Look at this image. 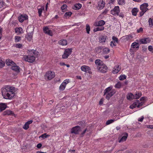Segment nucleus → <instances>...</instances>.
<instances>
[{"instance_id":"b1692460","label":"nucleus","mask_w":153,"mask_h":153,"mask_svg":"<svg viewBox=\"0 0 153 153\" xmlns=\"http://www.w3.org/2000/svg\"><path fill=\"white\" fill-rule=\"evenodd\" d=\"M127 98L128 100H132L134 99V96L131 93H128L127 95Z\"/></svg>"},{"instance_id":"f03ea898","label":"nucleus","mask_w":153,"mask_h":153,"mask_svg":"<svg viewBox=\"0 0 153 153\" xmlns=\"http://www.w3.org/2000/svg\"><path fill=\"white\" fill-rule=\"evenodd\" d=\"M39 54V52L37 51L32 50L29 51L28 55L25 56L23 59L25 61L29 62H33L35 60L36 58Z\"/></svg>"},{"instance_id":"20e7f679","label":"nucleus","mask_w":153,"mask_h":153,"mask_svg":"<svg viewBox=\"0 0 153 153\" xmlns=\"http://www.w3.org/2000/svg\"><path fill=\"white\" fill-rule=\"evenodd\" d=\"M148 6V4L147 3H143L140 5V8L141 11L140 13V16H143L144 13L149 10V9L147 8Z\"/></svg>"},{"instance_id":"f3484780","label":"nucleus","mask_w":153,"mask_h":153,"mask_svg":"<svg viewBox=\"0 0 153 153\" xmlns=\"http://www.w3.org/2000/svg\"><path fill=\"white\" fill-rule=\"evenodd\" d=\"M11 68L12 70L16 72H19L20 69V68L19 66H17L16 64L14 65H13V66L11 67Z\"/></svg>"},{"instance_id":"4c0bfd02","label":"nucleus","mask_w":153,"mask_h":153,"mask_svg":"<svg viewBox=\"0 0 153 153\" xmlns=\"http://www.w3.org/2000/svg\"><path fill=\"white\" fill-rule=\"evenodd\" d=\"M12 112L11 111H6L3 112V114L4 115H9L12 114Z\"/></svg>"},{"instance_id":"f257e3e1","label":"nucleus","mask_w":153,"mask_h":153,"mask_svg":"<svg viewBox=\"0 0 153 153\" xmlns=\"http://www.w3.org/2000/svg\"><path fill=\"white\" fill-rule=\"evenodd\" d=\"M16 90L13 87L7 86L1 89L3 98L6 99H12L15 96Z\"/></svg>"},{"instance_id":"4d7b16f0","label":"nucleus","mask_w":153,"mask_h":153,"mask_svg":"<svg viewBox=\"0 0 153 153\" xmlns=\"http://www.w3.org/2000/svg\"><path fill=\"white\" fill-rule=\"evenodd\" d=\"M110 45L112 47H113L114 46H115L116 45L115 42H113V41H111V42Z\"/></svg>"},{"instance_id":"a878e982","label":"nucleus","mask_w":153,"mask_h":153,"mask_svg":"<svg viewBox=\"0 0 153 153\" xmlns=\"http://www.w3.org/2000/svg\"><path fill=\"white\" fill-rule=\"evenodd\" d=\"M59 44L62 45H65L67 44V42L66 40L62 39L59 41Z\"/></svg>"},{"instance_id":"774afa93","label":"nucleus","mask_w":153,"mask_h":153,"mask_svg":"<svg viewBox=\"0 0 153 153\" xmlns=\"http://www.w3.org/2000/svg\"><path fill=\"white\" fill-rule=\"evenodd\" d=\"M103 102V100L102 99H101L99 102V104L100 105L102 104Z\"/></svg>"},{"instance_id":"69168bd1","label":"nucleus","mask_w":153,"mask_h":153,"mask_svg":"<svg viewBox=\"0 0 153 153\" xmlns=\"http://www.w3.org/2000/svg\"><path fill=\"white\" fill-rule=\"evenodd\" d=\"M33 122V121L32 120H30L28 121L26 123L29 126V124H31Z\"/></svg>"},{"instance_id":"e433bc0d","label":"nucleus","mask_w":153,"mask_h":153,"mask_svg":"<svg viewBox=\"0 0 153 153\" xmlns=\"http://www.w3.org/2000/svg\"><path fill=\"white\" fill-rule=\"evenodd\" d=\"M82 7V5L80 4H76L74 6V9H79Z\"/></svg>"},{"instance_id":"c9c22d12","label":"nucleus","mask_w":153,"mask_h":153,"mask_svg":"<svg viewBox=\"0 0 153 153\" xmlns=\"http://www.w3.org/2000/svg\"><path fill=\"white\" fill-rule=\"evenodd\" d=\"M65 86L66 85H65V84L62 83L59 87V89L60 90L63 91L65 89Z\"/></svg>"},{"instance_id":"3c124183","label":"nucleus","mask_w":153,"mask_h":153,"mask_svg":"<svg viewBox=\"0 0 153 153\" xmlns=\"http://www.w3.org/2000/svg\"><path fill=\"white\" fill-rule=\"evenodd\" d=\"M15 39L16 42H17L20 41L21 38L19 36H16L15 37Z\"/></svg>"},{"instance_id":"cd10ccee","label":"nucleus","mask_w":153,"mask_h":153,"mask_svg":"<svg viewBox=\"0 0 153 153\" xmlns=\"http://www.w3.org/2000/svg\"><path fill=\"white\" fill-rule=\"evenodd\" d=\"M123 83H121L120 82H119L115 85L114 87L116 88H119L122 86H123Z\"/></svg>"},{"instance_id":"a18cd8bd","label":"nucleus","mask_w":153,"mask_h":153,"mask_svg":"<svg viewBox=\"0 0 153 153\" xmlns=\"http://www.w3.org/2000/svg\"><path fill=\"white\" fill-rule=\"evenodd\" d=\"M90 30V27L89 25H88L87 24L86 25V30L87 31V32L88 34L89 33V31Z\"/></svg>"},{"instance_id":"a19ab883","label":"nucleus","mask_w":153,"mask_h":153,"mask_svg":"<svg viewBox=\"0 0 153 153\" xmlns=\"http://www.w3.org/2000/svg\"><path fill=\"white\" fill-rule=\"evenodd\" d=\"M50 136V135H47L46 133H45L44 134H42L39 137V138L42 137V138H47L49 137Z\"/></svg>"},{"instance_id":"aec40b11","label":"nucleus","mask_w":153,"mask_h":153,"mask_svg":"<svg viewBox=\"0 0 153 153\" xmlns=\"http://www.w3.org/2000/svg\"><path fill=\"white\" fill-rule=\"evenodd\" d=\"M120 70V68H119L118 65H116L114 67L112 71L113 73L114 74H117L119 71Z\"/></svg>"},{"instance_id":"6ab92c4d","label":"nucleus","mask_w":153,"mask_h":153,"mask_svg":"<svg viewBox=\"0 0 153 153\" xmlns=\"http://www.w3.org/2000/svg\"><path fill=\"white\" fill-rule=\"evenodd\" d=\"M81 69L82 71L86 72L90 70V68L86 65H83L81 66Z\"/></svg>"},{"instance_id":"393cba45","label":"nucleus","mask_w":153,"mask_h":153,"mask_svg":"<svg viewBox=\"0 0 153 153\" xmlns=\"http://www.w3.org/2000/svg\"><path fill=\"white\" fill-rule=\"evenodd\" d=\"M7 105L5 103L0 104V111H1L5 109Z\"/></svg>"},{"instance_id":"a211bd4d","label":"nucleus","mask_w":153,"mask_h":153,"mask_svg":"<svg viewBox=\"0 0 153 153\" xmlns=\"http://www.w3.org/2000/svg\"><path fill=\"white\" fill-rule=\"evenodd\" d=\"M128 136V134L126 133H125L124 134V135L122 137L121 139L119 140V142L121 143L125 141L127 138Z\"/></svg>"},{"instance_id":"0eeeda50","label":"nucleus","mask_w":153,"mask_h":153,"mask_svg":"<svg viewBox=\"0 0 153 153\" xmlns=\"http://www.w3.org/2000/svg\"><path fill=\"white\" fill-rule=\"evenodd\" d=\"M97 69L100 72L102 73H105L107 72V67L105 64H103L97 68Z\"/></svg>"},{"instance_id":"bf43d9fd","label":"nucleus","mask_w":153,"mask_h":153,"mask_svg":"<svg viewBox=\"0 0 153 153\" xmlns=\"http://www.w3.org/2000/svg\"><path fill=\"white\" fill-rule=\"evenodd\" d=\"M87 131V129L86 128L85 129L84 131L81 134V137H82L83 136L84 134L86 133V132Z\"/></svg>"},{"instance_id":"f704fd0d","label":"nucleus","mask_w":153,"mask_h":153,"mask_svg":"<svg viewBox=\"0 0 153 153\" xmlns=\"http://www.w3.org/2000/svg\"><path fill=\"white\" fill-rule=\"evenodd\" d=\"M72 13L71 12L68 11V12H66L64 15V17H66V18L67 17H69L70 16Z\"/></svg>"},{"instance_id":"37998d69","label":"nucleus","mask_w":153,"mask_h":153,"mask_svg":"<svg viewBox=\"0 0 153 153\" xmlns=\"http://www.w3.org/2000/svg\"><path fill=\"white\" fill-rule=\"evenodd\" d=\"M4 62L2 61L1 59H0V68H2L4 66Z\"/></svg>"},{"instance_id":"6e6552de","label":"nucleus","mask_w":153,"mask_h":153,"mask_svg":"<svg viewBox=\"0 0 153 153\" xmlns=\"http://www.w3.org/2000/svg\"><path fill=\"white\" fill-rule=\"evenodd\" d=\"M55 76V74L54 72L52 71H48L46 74V77L49 80H51Z\"/></svg>"},{"instance_id":"72a5a7b5","label":"nucleus","mask_w":153,"mask_h":153,"mask_svg":"<svg viewBox=\"0 0 153 153\" xmlns=\"http://www.w3.org/2000/svg\"><path fill=\"white\" fill-rule=\"evenodd\" d=\"M131 46H132V48H138L139 47V45L138 43L134 42L132 43Z\"/></svg>"},{"instance_id":"0e129e2a","label":"nucleus","mask_w":153,"mask_h":153,"mask_svg":"<svg viewBox=\"0 0 153 153\" xmlns=\"http://www.w3.org/2000/svg\"><path fill=\"white\" fill-rule=\"evenodd\" d=\"M144 117L143 116H142L140 118L138 119V121L140 122H142L143 119Z\"/></svg>"},{"instance_id":"4be33fe9","label":"nucleus","mask_w":153,"mask_h":153,"mask_svg":"<svg viewBox=\"0 0 153 153\" xmlns=\"http://www.w3.org/2000/svg\"><path fill=\"white\" fill-rule=\"evenodd\" d=\"M15 31L16 33L18 34H20L23 33V29L21 27L15 28Z\"/></svg>"},{"instance_id":"c85d7f7f","label":"nucleus","mask_w":153,"mask_h":153,"mask_svg":"<svg viewBox=\"0 0 153 153\" xmlns=\"http://www.w3.org/2000/svg\"><path fill=\"white\" fill-rule=\"evenodd\" d=\"M104 27L103 26L99 27L94 28V31L95 32L98 31L102 30L104 29Z\"/></svg>"},{"instance_id":"58836bf2","label":"nucleus","mask_w":153,"mask_h":153,"mask_svg":"<svg viewBox=\"0 0 153 153\" xmlns=\"http://www.w3.org/2000/svg\"><path fill=\"white\" fill-rule=\"evenodd\" d=\"M126 76L125 75H121L119 77V79L120 80H123L126 79Z\"/></svg>"},{"instance_id":"de8ad7c7","label":"nucleus","mask_w":153,"mask_h":153,"mask_svg":"<svg viewBox=\"0 0 153 153\" xmlns=\"http://www.w3.org/2000/svg\"><path fill=\"white\" fill-rule=\"evenodd\" d=\"M14 46L18 48H21L22 47V45L21 44H16L14 45Z\"/></svg>"},{"instance_id":"6e6d98bb","label":"nucleus","mask_w":153,"mask_h":153,"mask_svg":"<svg viewBox=\"0 0 153 153\" xmlns=\"http://www.w3.org/2000/svg\"><path fill=\"white\" fill-rule=\"evenodd\" d=\"M112 39L114 41V42H116L117 43L118 42V39L115 36H113L112 38Z\"/></svg>"},{"instance_id":"5fc2aeb1","label":"nucleus","mask_w":153,"mask_h":153,"mask_svg":"<svg viewBox=\"0 0 153 153\" xmlns=\"http://www.w3.org/2000/svg\"><path fill=\"white\" fill-rule=\"evenodd\" d=\"M148 49L150 51H151L152 53H153V48H152V46H148Z\"/></svg>"},{"instance_id":"13d9d810","label":"nucleus","mask_w":153,"mask_h":153,"mask_svg":"<svg viewBox=\"0 0 153 153\" xmlns=\"http://www.w3.org/2000/svg\"><path fill=\"white\" fill-rule=\"evenodd\" d=\"M69 80L68 79H66L62 83H64V84H65V85H66V84L69 83Z\"/></svg>"},{"instance_id":"412c9836","label":"nucleus","mask_w":153,"mask_h":153,"mask_svg":"<svg viewBox=\"0 0 153 153\" xmlns=\"http://www.w3.org/2000/svg\"><path fill=\"white\" fill-rule=\"evenodd\" d=\"M123 38L124 40L126 41L131 39L133 38V36L131 35H129L123 36Z\"/></svg>"},{"instance_id":"5701e85b","label":"nucleus","mask_w":153,"mask_h":153,"mask_svg":"<svg viewBox=\"0 0 153 153\" xmlns=\"http://www.w3.org/2000/svg\"><path fill=\"white\" fill-rule=\"evenodd\" d=\"M95 65L97 68L103 64L101 62V60L100 59H97L95 61Z\"/></svg>"},{"instance_id":"f8f14e48","label":"nucleus","mask_w":153,"mask_h":153,"mask_svg":"<svg viewBox=\"0 0 153 153\" xmlns=\"http://www.w3.org/2000/svg\"><path fill=\"white\" fill-rule=\"evenodd\" d=\"M28 16L26 15H21L18 17L19 21L21 22H23L24 20L27 19Z\"/></svg>"},{"instance_id":"09e8293b","label":"nucleus","mask_w":153,"mask_h":153,"mask_svg":"<svg viewBox=\"0 0 153 153\" xmlns=\"http://www.w3.org/2000/svg\"><path fill=\"white\" fill-rule=\"evenodd\" d=\"M139 100H136L134 103H133L134 105L135 106V107H138V105L139 104Z\"/></svg>"},{"instance_id":"603ef678","label":"nucleus","mask_w":153,"mask_h":153,"mask_svg":"<svg viewBox=\"0 0 153 153\" xmlns=\"http://www.w3.org/2000/svg\"><path fill=\"white\" fill-rule=\"evenodd\" d=\"M67 7V6L66 4H63L61 7L62 11L64 12V10Z\"/></svg>"},{"instance_id":"7ed1b4c3","label":"nucleus","mask_w":153,"mask_h":153,"mask_svg":"<svg viewBox=\"0 0 153 153\" xmlns=\"http://www.w3.org/2000/svg\"><path fill=\"white\" fill-rule=\"evenodd\" d=\"M112 87H109L105 89L104 91V95H106V98L108 100L116 92L115 90H112Z\"/></svg>"},{"instance_id":"2eb2a0df","label":"nucleus","mask_w":153,"mask_h":153,"mask_svg":"<svg viewBox=\"0 0 153 153\" xmlns=\"http://www.w3.org/2000/svg\"><path fill=\"white\" fill-rule=\"evenodd\" d=\"M107 38V36H102L99 38V42L100 43L103 44L104 43Z\"/></svg>"},{"instance_id":"423d86ee","label":"nucleus","mask_w":153,"mask_h":153,"mask_svg":"<svg viewBox=\"0 0 153 153\" xmlns=\"http://www.w3.org/2000/svg\"><path fill=\"white\" fill-rule=\"evenodd\" d=\"M81 130V128L79 126H76L71 129V132L76 134H78L80 132Z\"/></svg>"},{"instance_id":"ea45409f","label":"nucleus","mask_w":153,"mask_h":153,"mask_svg":"<svg viewBox=\"0 0 153 153\" xmlns=\"http://www.w3.org/2000/svg\"><path fill=\"white\" fill-rule=\"evenodd\" d=\"M141 93H136L134 96V99H137L139 98L141 96Z\"/></svg>"},{"instance_id":"2f4dec72","label":"nucleus","mask_w":153,"mask_h":153,"mask_svg":"<svg viewBox=\"0 0 153 153\" xmlns=\"http://www.w3.org/2000/svg\"><path fill=\"white\" fill-rule=\"evenodd\" d=\"M38 10L39 16H41L42 11L44 10V7H42L41 8H38Z\"/></svg>"},{"instance_id":"473e14b6","label":"nucleus","mask_w":153,"mask_h":153,"mask_svg":"<svg viewBox=\"0 0 153 153\" xmlns=\"http://www.w3.org/2000/svg\"><path fill=\"white\" fill-rule=\"evenodd\" d=\"M102 47L99 46L95 48V51L96 53H99L101 52V50L102 49Z\"/></svg>"},{"instance_id":"680f3d73","label":"nucleus","mask_w":153,"mask_h":153,"mask_svg":"<svg viewBox=\"0 0 153 153\" xmlns=\"http://www.w3.org/2000/svg\"><path fill=\"white\" fill-rule=\"evenodd\" d=\"M144 103V102H140L139 101V103H138L139 104L138 105V107H140V106H141Z\"/></svg>"},{"instance_id":"8fccbe9b","label":"nucleus","mask_w":153,"mask_h":153,"mask_svg":"<svg viewBox=\"0 0 153 153\" xmlns=\"http://www.w3.org/2000/svg\"><path fill=\"white\" fill-rule=\"evenodd\" d=\"M29 127V126L26 123H25L23 127V128L25 130L27 129Z\"/></svg>"},{"instance_id":"9b49d317","label":"nucleus","mask_w":153,"mask_h":153,"mask_svg":"<svg viewBox=\"0 0 153 153\" xmlns=\"http://www.w3.org/2000/svg\"><path fill=\"white\" fill-rule=\"evenodd\" d=\"M44 32L46 34L50 36H52L53 34L51 30H50L48 27H46L43 28Z\"/></svg>"},{"instance_id":"bb28decb","label":"nucleus","mask_w":153,"mask_h":153,"mask_svg":"<svg viewBox=\"0 0 153 153\" xmlns=\"http://www.w3.org/2000/svg\"><path fill=\"white\" fill-rule=\"evenodd\" d=\"M33 34V32H31L28 34L27 38L29 41H30L32 39Z\"/></svg>"},{"instance_id":"4468645a","label":"nucleus","mask_w":153,"mask_h":153,"mask_svg":"<svg viewBox=\"0 0 153 153\" xmlns=\"http://www.w3.org/2000/svg\"><path fill=\"white\" fill-rule=\"evenodd\" d=\"M6 64L8 66H10L12 67L15 65V63L11 60L7 59L6 61Z\"/></svg>"},{"instance_id":"49530a36","label":"nucleus","mask_w":153,"mask_h":153,"mask_svg":"<svg viewBox=\"0 0 153 153\" xmlns=\"http://www.w3.org/2000/svg\"><path fill=\"white\" fill-rule=\"evenodd\" d=\"M114 120H108L106 123V125H108L111 123H112L114 122Z\"/></svg>"},{"instance_id":"c756f323","label":"nucleus","mask_w":153,"mask_h":153,"mask_svg":"<svg viewBox=\"0 0 153 153\" xmlns=\"http://www.w3.org/2000/svg\"><path fill=\"white\" fill-rule=\"evenodd\" d=\"M138 11V10L137 8H134L131 11L132 14L134 16H136Z\"/></svg>"},{"instance_id":"864d4df0","label":"nucleus","mask_w":153,"mask_h":153,"mask_svg":"<svg viewBox=\"0 0 153 153\" xmlns=\"http://www.w3.org/2000/svg\"><path fill=\"white\" fill-rule=\"evenodd\" d=\"M149 25H153V18L152 19L151 18H149Z\"/></svg>"},{"instance_id":"7c9ffc66","label":"nucleus","mask_w":153,"mask_h":153,"mask_svg":"<svg viewBox=\"0 0 153 153\" xmlns=\"http://www.w3.org/2000/svg\"><path fill=\"white\" fill-rule=\"evenodd\" d=\"M110 51L109 48H104L103 49V53L104 54H107Z\"/></svg>"},{"instance_id":"ddd939ff","label":"nucleus","mask_w":153,"mask_h":153,"mask_svg":"<svg viewBox=\"0 0 153 153\" xmlns=\"http://www.w3.org/2000/svg\"><path fill=\"white\" fill-rule=\"evenodd\" d=\"M105 4V3L103 1H100L98 2V6L97 7V9L99 10H100L103 9V8L104 7Z\"/></svg>"},{"instance_id":"1a4fd4ad","label":"nucleus","mask_w":153,"mask_h":153,"mask_svg":"<svg viewBox=\"0 0 153 153\" xmlns=\"http://www.w3.org/2000/svg\"><path fill=\"white\" fill-rule=\"evenodd\" d=\"M120 12L118 6L115 7L113 10L111 11V14L114 16H118Z\"/></svg>"},{"instance_id":"79ce46f5","label":"nucleus","mask_w":153,"mask_h":153,"mask_svg":"<svg viewBox=\"0 0 153 153\" xmlns=\"http://www.w3.org/2000/svg\"><path fill=\"white\" fill-rule=\"evenodd\" d=\"M5 6V3L3 0H0V8H1Z\"/></svg>"},{"instance_id":"39448f33","label":"nucleus","mask_w":153,"mask_h":153,"mask_svg":"<svg viewBox=\"0 0 153 153\" xmlns=\"http://www.w3.org/2000/svg\"><path fill=\"white\" fill-rule=\"evenodd\" d=\"M72 49L67 48L65 49L64 53L62 56V57L63 59H66L68 57L69 55L71 53Z\"/></svg>"},{"instance_id":"9d476101","label":"nucleus","mask_w":153,"mask_h":153,"mask_svg":"<svg viewBox=\"0 0 153 153\" xmlns=\"http://www.w3.org/2000/svg\"><path fill=\"white\" fill-rule=\"evenodd\" d=\"M151 41V39L149 38L141 39L140 40V44H146L149 43Z\"/></svg>"},{"instance_id":"052dcab7","label":"nucleus","mask_w":153,"mask_h":153,"mask_svg":"<svg viewBox=\"0 0 153 153\" xmlns=\"http://www.w3.org/2000/svg\"><path fill=\"white\" fill-rule=\"evenodd\" d=\"M143 30V28L142 27H140L139 28V29H138L137 30V32L138 33H139L142 32Z\"/></svg>"},{"instance_id":"c03bdc74","label":"nucleus","mask_w":153,"mask_h":153,"mask_svg":"<svg viewBox=\"0 0 153 153\" xmlns=\"http://www.w3.org/2000/svg\"><path fill=\"white\" fill-rule=\"evenodd\" d=\"M118 3L119 5H123L125 4V0H119Z\"/></svg>"},{"instance_id":"dca6fc26","label":"nucleus","mask_w":153,"mask_h":153,"mask_svg":"<svg viewBox=\"0 0 153 153\" xmlns=\"http://www.w3.org/2000/svg\"><path fill=\"white\" fill-rule=\"evenodd\" d=\"M105 24V22L103 20H100L96 22L94 24V25L96 26H102Z\"/></svg>"},{"instance_id":"338daca9","label":"nucleus","mask_w":153,"mask_h":153,"mask_svg":"<svg viewBox=\"0 0 153 153\" xmlns=\"http://www.w3.org/2000/svg\"><path fill=\"white\" fill-rule=\"evenodd\" d=\"M135 107V106L133 104L131 105H130V108L131 109H133Z\"/></svg>"},{"instance_id":"e2e57ef3","label":"nucleus","mask_w":153,"mask_h":153,"mask_svg":"<svg viewBox=\"0 0 153 153\" xmlns=\"http://www.w3.org/2000/svg\"><path fill=\"white\" fill-rule=\"evenodd\" d=\"M42 146V144L40 143H39L36 146V147L38 148H40Z\"/></svg>"}]
</instances>
